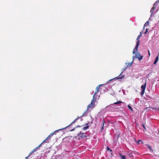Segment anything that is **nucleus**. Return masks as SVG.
Here are the masks:
<instances>
[{
  "mask_svg": "<svg viewBox=\"0 0 159 159\" xmlns=\"http://www.w3.org/2000/svg\"><path fill=\"white\" fill-rule=\"evenodd\" d=\"M95 94H96V93H95L94 94V95H93V99L92 100L90 104L88 106L87 110L84 112V113L83 114V115L82 116H80V117H78L77 118H76L70 125H69V126H70L71 124H73L74 122H75L78 119L80 118V117H82L86 113V112H87V110L89 108H91L92 107H93V103H94L95 102Z\"/></svg>",
  "mask_w": 159,
  "mask_h": 159,
  "instance_id": "obj_1",
  "label": "nucleus"
},
{
  "mask_svg": "<svg viewBox=\"0 0 159 159\" xmlns=\"http://www.w3.org/2000/svg\"><path fill=\"white\" fill-rule=\"evenodd\" d=\"M141 32H140V34L137 37V38L136 40H137V42L136 43V44L135 46V47L134 48V50L133 51V54H134L135 53V50L136 51H138V47L139 46V43H140V41L139 40V39H140V37L141 36Z\"/></svg>",
  "mask_w": 159,
  "mask_h": 159,
  "instance_id": "obj_2",
  "label": "nucleus"
},
{
  "mask_svg": "<svg viewBox=\"0 0 159 159\" xmlns=\"http://www.w3.org/2000/svg\"><path fill=\"white\" fill-rule=\"evenodd\" d=\"M55 132L53 133H51L48 136V137L44 140L43 142L38 147H40L41 145L44 143H49V141L50 140V138L52 137V136L54 135V134Z\"/></svg>",
  "mask_w": 159,
  "mask_h": 159,
  "instance_id": "obj_3",
  "label": "nucleus"
},
{
  "mask_svg": "<svg viewBox=\"0 0 159 159\" xmlns=\"http://www.w3.org/2000/svg\"><path fill=\"white\" fill-rule=\"evenodd\" d=\"M127 68V67H126L125 68L123 69L122 70V71L121 72V73H120V75H119L117 77H116L115 78H113V79H111V80H110L109 81H111V80H112L114 79H121L123 78L124 77V75H121V76H120V75L122 74V73L125 70V69H126Z\"/></svg>",
  "mask_w": 159,
  "mask_h": 159,
  "instance_id": "obj_4",
  "label": "nucleus"
},
{
  "mask_svg": "<svg viewBox=\"0 0 159 159\" xmlns=\"http://www.w3.org/2000/svg\"><path fill=\"white\" fill-rule=\"evenodd\" d=\"M77 137H78L80 139V138L86 137L87 136L85 133H82L81 132H80V133L77 134Z\"/></svg>",
  "mask_w": 159,
  "mask_h": 159,
  "instance_id": "obj_5",
  "label": "nucleus"
},
{
  "mask_svg": "<svg viewBox=\"0 0 159 159\" xmlns=\"http://www.w3.org/2000/svg\"><path fill=\"white\" fill-rule=\"evenodd\" d=\"M146 82L144 84L142 85L141 87L142 91L140 93V94L141 96L143 95L144 93L145 90L146 88Z\"/></svg>",
  "mask_w": 159,
  "mask_h": 159,
  "instance_id": "obj_6",
  "label": "nucleus"
},
{
  "mask_svg": "<svg viewBox=\"0 0 159 159\" xmlns=\"http://www.w3.org/2000/svg\"><path fill=\"white\" fill-rule=\"evenodd\" d=\"M134 54H135V57L136 58H138L139 61H141L142 59L143 56H141L139 53L138 52H135Z\"/></svg>",
  "mask_w": 159,
  "mask_h": 159,
  "instance_id": "obj_7",
  "label": "nucleus"
},
{
  "mask_svg": "<svg viewBox=\"0 0 159 159\" xmlns=\"http://www.w3.org/2000/svg\"><path fill=\"white\" fill-rule=\"evenodd\" d=\"M157 107H151L152 110H159V102L157 104Z\"/></svg>",
  "mask_w": 159,
  "mask_h": 159,
  "instance_id": "obj_8",
  "label": "nucleus"
},
{
  "mask_svg": "<svg viewBox=\"0 0 159 159\" xmlns=\"http://www.w3.org/2000/svg\"><path fill=\"white\" fill-rule=\"evenodd\" d=\"M119 155L121 157V159H126V157L125 155H123L121 153L119 154Z\"/></svg>",
  "mask_w": 159,
  "mask_h": 159,
  "instance_id": "obj_9",
  "label": "nucleus"
},
{
  "mask_svg": "<svg viewBox=\"0 0 159 159\" xmlns=\"http://www.w3.org/2000/svg\"><path fill=\"white\" fill-rule=\"evenodd\" d=\"M158 60V56H157L155 59V60L154 62V64H156L157 63V62Z\"/></svg>",
  "mask_w": 159,
  "mask_h": 159,
  "instance_id": "obj_10",
  "label": "nucleus"
},
{
  "mask_svg": "<svg viewBox=\"0 0 159 159\" xmlns=\"http://www.w3.org/2000/svg\"><path fill=\"white\" fill-rule=\"evenodd\" d=\"M120 103H124V102H123L122 101H118L116 102H114L113 104L114 105H117Z\"/></svg>",
  "mask_w": 159,
  "mask_h": 159,
  "instance_id": "obj_11",
  "label": "nucleus"
},
{
  "mask_svg": "<svg viewBox=\"0 0 159 159\" xmlns=\"http://www.w3.org/2000/svg\"><path fill=\"white\" fill-rule=\"evenodd\" d=\"M101 85H98V86L96 88V92L95 93H96H96L97 92H98V91H99V89L100 88V86Z\"/></svg>",
  "mask_w": 159,
  "mask_h": 159,
  "instance_id": "obj_12",
  "label": "nucleus"
},
{
  "mask_svg": "<svg viewBox=\"0 0 159 159\" xmlns=\"http://www.w3.org/2000/svg\"><path fill=\"white\" fill-rule=\"evenodd\" d=\"M89 128V126L87 125L86 126L84 127L83 128V130H86L87 129H88Z\"/></svg>",
  "mask_w": 159,
  "mask_h": 159,
  "instance_id": "obj_13",
  "label": "nucleus"
},
{
  "mask_svg": "<svg viewBox=\"0 0 159 159\" xmlns=\"http://www.w3.org/2000/svg\"><path fill=\"white\" fill-rule=\"evenodd\" d=\"M146 145L148 146V148L151 151H153V150L152 149L151 146L149 145L148 144Z\"/></svg>",
  "mask_w": 159,
  "mask_h": 159,
  "instance_id": "obj_14",
  "label": "nucleus"
},
{
  "mask_svg": "<svg viewBox=\"0 0 159 159\" xmlns=\"http://www.w3.org/2000/svg\"><path fill=\"white\" fill-rule=\"evenodd\" d=\"M37 148H35V149H34L30 153V154L29 155H30L31 153L35 152L36 151V150H37Z\"/></svg>",
  "mask_w": 159,
  "mask_h": 159,
  "instance_id": "obj_15",
  "label": "nucleus"
},
{
  "mask_svg": "<svg viewBox=\"0 0 159 159\" xmlns=\"http://www.w3.org/2000/svg\"><path fill=\"white\" fill-rule=\"evenodd\" d=\"M149 25V21H147L144 24V26H148Z\"/></svg>",
  "mask_w": 159,
  "mask_h": 159,
  "instance_id": "obj_16",
  "label": "nucleus"
},
{
  "mask_svg": "<svg viewBox=\"0 0 159 159\" xmlns=\"http://www.w3.org/2000/svg\"><path fill=\"white\" fill-rule=\"evenodd\" d=\"M105 123V121L104 120H103V122H102V129H103V127L104 126Z\"/></svg>",
  "mask_w": 159,
  "mask_h": 159,
  "instance_id": "obj_17",
  "label": "nucleus"
},
{
  "mask_svg": "<svg viewBox=\"0 0 159 159\" xmlns=\"http://www.w3.org/2000/svg\"><path fill=\"white\" fill-rule=\"evenodd\" d=\"M128 107L129 108L130 110H131V111H132V107H131L130 106H129V105H128Z\"/></svg>",
  "mask_w": 159,
  "mask_h": 159,
  "instance_id": "obj_18",
  "label": "nucleus"
},
{
  "mask_svg": "<svg viewBox=\"0 0 159 159\" xmlns=\"http://www.w3.org/2000/svg\"><path fill=\"white\" fill-rule=\"evenodd\" d=\"M107 150H109L111 152L112 151V150L111 149H110L109 147L107 148Z\"/></svg>",
  "mask_w": 159,
  "mask_h": 159,
  "instance_id": "obj_19",
  "label": "nucleus"
},
{
  "mask_svg": "<svg viewBox=\"0 0 159 159\" xmlns=\"http://www.w3.org/2000/svg\"><path fill=\"white\" fill-rule=\"evenodd\" d=\"M142 126L143 128L145 129H146V128H145V126L144 125V124H142Z\"/></svg>",
  "mask_w": 159,
  "mask_h": 159,
  "instance_id": "obj_20",
  "label": "nucleus"
},
{
  "mask_svg": "<svg viewBox=\"0 0 159 159\" xmlns=\"http://www.w3.org/2000/svg\"><path fill=\"white\" fill-rule=\"evenodd\" d=\"M148 31V30L147 29H146V31L144 32V34H146Z\"/></svg>",
  "mask_w": 159,
  "mask_h": 159,
  "instance_id": "obj_21",
  "label": "nucleus"
},
{
  "mask_svg": "<svg viewBox=\"0 0 159 159\" xmlns=\"http://www.w3.org/2000/svg\"><path fill=\"white\" fill-rule=\"evenodd\" d=\"M132 65V63H129V66H130Z\"/></svg>",
  "mask_w": 159,
  "mask_h": 159,
  "instance_id": "obj_22",
  "label": "nucleus"
},
{
  "mask_svg": "<svg viewBox=\"0 0 159 159\" xmlns=\"http://www.w3.org/2000/svg\"><path fill=\"white\" fill-rule=\"evenodd\" d=\"M142 142V141L141 140H139L138 142L137 143L139 144V142Z\"/></svg>",
  "mask_w": 159,
  "mask_h": 159,
  "instance_id": "obj_23",
  "label": "nucleus"
},
{
  "mask_svg": "<svg viewBox=\"0 0 159 159\" xmlns=\"http://www.w3.org/2000/svg\"><path fill=\"white\" fill-rule=\"evenodd\" d=\"M129 156H132V153H130L129 154Z\"/></svg>",
  "mask_w": 159,
  "mask_h": 159,
  "instance_id": "obj_24",
  "label": "nucleus"
},
{
  "mask_svg": "<svg viewBox=\"0 0 159 159\" xmlns=\"http://www.w3.org/2000/svg\"><path fill=\"white\" fill-rule=\"evenodd\" d=\"M29 156H30V155H29L28 156H27V157H25V159H28V158H28V157Z\"/></svg>",
  "mask_w": 159,
  "mask_h": 159,
  "instance_id": "obj_25",
  "label": "nucleus"
},
{
  "mask_svg": "<svg viewBox=\"0 0 159 159\" xmlns=\"http://www.w3.org/2000/svg\"><path fill=\"white\" fill-rule=\"evenodd\" d=\"M148 53H149V56H150V52H149V51H148Z\"/></svg>",
  "mask_w": 159,
  "mask_h": 159,
  "instance_id": "obj_26",
  "label": "nucleus"
},
{
  "mask_svg": "<svg viewBox=\"0 0 159 159\" xmlns=\"http://www.w3.org/2000/svg\"><path fill=\"white\" fill-rule=\"evenodd\" d=\"M145 26H144V25L143 27V29L144 30V28H145Z\"/></svg>",
  "mask_w": 159,
  "mask_h": 159,
  "instance_id": "obj_27",
  "label": "nucleus"
},
{
  "mask_svg": "<svg viewBox=\"0 0 159 159\" xmlns=\"http://www.w3.org/2000/svg\"><path fill=\"white\" fill-rule=\"evenodd\" d=\"M73 130H74V129H72V130H71V131H73Z\"/></svg>",
  "mask_w": 159,
  "mask_h": 159,
  "instance_id": "obj_28",
  "label": "nucleus"
},
{
  "mask_svg": "<svg viewBox=\"0 0 159 159\" xmlns=\"http://www.w3.org/2000/svg\"><path fill=\"white\" fill-rule=\"evenodd\" d=\"M158 134H159V130L158 131Z\"/></svg>",
  "mask_w": 159,
  "mask_h": 159,
  "instance_id": "obj_29",
  "label": "nucleus"
},
{
  "mask_svg": "<svg viewBox=\"0 0 159 159\" xmlns=\"http://www.w3.org/2000/svg\"><path fill=\"white\" fill-rule=\"evenodd\" d=\"M152 9H154V8H153V7L152 8Z\"/></svg>",
  "mask_w": 159,
  "mask_h": 159,
  "instance_id": "obj_30",
  "label": "nucleus"
},
{
  "mask_svg": "<svg viewBox=\"0 0 159 159\" xmlns=\"http://www.w3.org/2000/svg\"><path fill=\"white\" fill-rule=\"evenodd\" d=\"M88 123H87L86 124L87 125H88Z\"/></svg>",
  "mask_w": 159,
  "mask_h": 159,
  "instance_id": "obj_31",
  "label": "nucleus"
}]
</instances>
